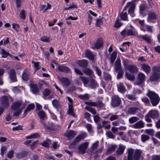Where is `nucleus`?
I'll list each match as a JSON object with an SVG mask.
<instances>
[{
  "label": "nucleus",
  "mask_w": 160,
  "mask_h": 160,
  "mask_svg": "<svg viewBox=\"0 0 160 160\" xmlns=\"http://www.w3.org/2000/svg\"><path fill=\"white\" fill-rule=\"evenodd\" d=\"M25 107V104L22 101H18L13 102L11 106L12 109L15 112L13 113L14 116H17L20 114Z\"/></svg>",
  "instance_id": "obj_1"
},
{
  "label": "nucleus",
  "mask_w": 160,
  "mask_h": 160,
  "mask_svg": "<svg viewBox=\"0 0 160 160\" xmlns=\"http://www.w3.org/2000/svg\"><path fill=\"white\" fill-rule=\"evenodd\" d=\"M142 152L139 149H137L135 151L132 148H130L127 151V160H139Z\"/></svg>",
  "instance_id": "obj_2"
},
{
  "label": "nucleus",
  "mask_w": 160,
  "mask_h": 160,
  "mask_svg": "<svg viewBox=\"0 0 160 160\" xmlns=\"http://www.w3.org/2000/svg\"><path fill=\"white\" fill-rule=\"evenodd\" d=\"M146 95L151 100V103L153 106H156L160 100V98L157 94L148 90V92L147 93Z\"/></svg>",
  "instance_id": "obj_3"
},
{
  "label": "nucleus",
  "mask_w": 160,
  "mask_h": 160,
  "mask_svg": "<svg viewBox=\"0 0 160 160\" xmlns=\"http://www.w3.org/2000/svg\"><path fill=\"white\" fill-rule=\"evenodd\" d=\"M135 5L133 2H129L126 4L124 9V11H126L127 9H128V13L132 17L134 16V11Z\"/></svg>",
  "instance_id": "obj_4"
},
{
  "label": "nucleus",
  "mask_w": 160,
  "mask_h": 160,
  "mask_svg": "<svg viewBox=\"0 0 160 160\" xmlns=\"http://www.w3.org/2000/svg\"><path fill=\"white\" fill-rule=\"evenodd\" d=\"M121 100L117 95H114L111 97V105L113 107H117L121 103Z\"/></svg>",
  "instance_id": "obj_5"
},
{
  "label": "nucleus",
  "mask_w": 160,
  "mask_h": 160,
  "mask_svg": "<svg viewBox=\"0 0 160 160\" xmlns=\"http://www.w3.org/2000/svg\"><path fill=\"white\" fill-rule=\"evenodd\" d=\"M11 99L12 101V97L9 96L7 97L6 96H2L0 99L1 105L5 108H7L9 107L10 105L8 99Z\"/></svg>",
  "instance_id": "obj_6"
},
{
  "label": "nucleus",
  "mask_w": 160,
  "mask_h": 160,
  "mask_svg": "<svg viewBox=\"0 0 160 160\" xmlns=\"http://www.w3.org/2000/svg\"><path fill=\"white\" fill-rule=\"evenodd\" d=\"M157 19L156 14L152 12H151L148 14L147 21L149 23H155L156 22Z\"/></svg>",
  "instance_id": "obj_7"
},
{
  "label": "nucleus",
  "mask_w": 160,
  "mask_h": 160,
  "mask_svg": "<svg viewBox=\"0 0 160 160\" xmlns=\"http://www.w3.org/2000/svg\"><path fill=\"white\" fill-rule=\"evenodd\" d=\"M88 144L89 143L88 142H84L80 144L78 148L79 152L81 154L84 153L88 147Z\"/></svg>",
  "instance_id": "obj_8"
},
{
  "label": "nucleus",
  "mask_w": 160,
  "mask_h": 160,
  "mask_svg": "<svg viewBox=\"0 0 160 160\" xmlns=\"http://www.w3.org/2000/svg\"><path fill=\"white\" fill-rule=\"evenodd\" d=\"M99 142L96 141L95 142L93 143L90 148V151L92 154H94L95 153L101 152L102 151V149H98L95 150V149L97 148L98 146Z\"/></svg>",
  "instance_id": "obj_9"
},
{
  "label": "nucleus",
  "mask_w": 160,
  "mask_h": 160,
  "mask_svg": "<svg viewBox=\"0 0 160 160\" xmlns=\"http://www.w3.org/2000/svg\"><path fill=\"white\" fill-rule=\"evenodd\" d=\"M85 55L90 60L94 62L95 60L94 58L95 55L91 51L88 50H86L85 52Z\"/></svg>",
  "instance_id": "obj_10"
},
{
  "label": "nucleus",
  "mask_w": 160,
  "mask_h": 160,
  "mask_svg": "<svg viewBox=\"0 0 160 160\" xmlns=\"http://www.w3.org/2000/svg\"><path fill=\"white\" fill-rule=\"evenodd\" d=\"M54 63L58 65V69L60 71L65 73L70 72L69 68L67 67L62 65H58L57 63L54 62Z\"/></svg>",
  "instance_id": "obj_11"
},
{
  "label": "nucleus",
  "mask_w": 160,
  "mask_h": 160,
  "mask_svg": "<svg viewBox=\"0 0 160 160\" xmlns=\"http://www.w3.org/2000/svg\"><path fill=\"white\" fill-rule=\"evenodd\" d=\"M103 44L102 39L101 38H99L94 43L93 46H92V49H98L102 46Z\"/></svg>",
  "instance_id": "obj_12"
},
{
  "label": "nucleus",
  "mask_w": 160,
  "mask_h": 160,
  "mask_svg": "<svg viewBox=\"0 0 160 160\" xmlns=\"http://www.w3.org/2000/svg\"><path fill=\"white\" fill-rule=\"evenodd\" d=\"M8 74L10 79L13 82H15L17 81L16 77V73L14 69H10L8 72Z\"/></svg>",
  "instance_id": "obj_13"
},
{
  "label": "nucleus",
  "mask_w": 160,
  "mask_h": 160,
  "mask_svg": "<svg viewBox=\"0 0 160 160\" xmlns=\"http://www.w3.org/2000/svg\"><path fill=\"white\" fill-rule=\"evenodd\" d=\"M145 75L142 72H140L138 74V79L137 80L136 84L139 85L142 84L145 81Z\"/></svg>",
  "instance_id": "obj_14"
},
{
  "label": "nucleus",
  "mask_w": 160,
  "mask_h": 160,
  "mask_svg": "<svg viewBox=\"0 0 160 160\" xmlns=\"http://www.w3.org/2000/svg\"><path fill=\"white\" fill-rule=\"evenodd\" d=\"M138 37L142 38L145 41L149 43H151L152 41V37L148 34H145L143 35H138Z\"/></svg>",
  "instance_id": "obj_15"
},
{
  "label": "nucleus",
  "mask_w": 160,
  "mask_h": 160,
  "mask_svg": "<svg viewBox=\"0 0 160 160\" xmlns=\"http://www.w3.org/2000/svg\"><path fill=\"white\" fill-rule=\"evenodd\" d=\"M76 135V132L73 130H68L66 132L65 136L69 139L72 138Z\"/></svg>",
  "instance_id": "obj_16"
},
{
  "label": "nucleus",
  "mask_w": 160,
  "mask_h": 160,
  "mask_svg": "<svg viewBox=\"0 0 160 160\" xmlns=\"http://www.w3.org/2000/svg\"><path fill=\"white\" fill-rule=\"evenodd\" d=\"M140 111V109L136 107H130L128 110V113L131 114L135 115L139 113Z\"/></svg>",
  "instance_id": "obj_17"
},
{
  "label": "nucleus",
  "mask_w": 160,
  "mask_h": 160,
  "mask_svg": "<svg viewBox=\"0 0 160 160\" xmlns=\"http://www.w3.org/2000/svg\"><path fill=\"white\" fill-rule=\"evenodd\" d=\"M31 91L34 94H37L39 92V90L37 85L34 83H32L30 85Z\"/></svg>",
  "instance_id": "obj_18"
},
{
  "label": "nucleus",
  "mask_w": 160,
  "mask_h": 160,
  "mask_svg": "<svg viewBox=\"0 0 160 160\" xmlns=\"http://www.w3.org/2000/svg\"><path fill=\"white\" fill-rule=\"evenodd\" d=\"M58 79L61 82L67 87L70 84L69 80L67 78L59 77Z\"/></svg>",
  "instance_id": "obj_19"
},
{
  "label": "nucleus",
  "mask_w": 160,
  "mask_h": 160,
  "mask_svg": "<svg viewBox=\"0 0 160 160\" xmlns=\"http://www.w3.org/2000/svg\"><path fill=\"white\" fill-rule=\"evenodd\" d=\"M77 63L80 67L82 68L86 67L88 65L87 61L85 59L78 60L77 61Z\"/></svg>",
  "instance_id": "obj_20"
},
{
  "label": "nucleus",
  "mask_w": 160,
  "mask_h": 160,
  "mask_svg": "<svg viewBox=\"0 0 160 160\" xmlns=\"http://www.w3.org/2000/svg\"><path fill=\"white\" fill-rule=\"evenodd\" d=\"M148 115L153 118H156L158 116L159 114L157 111L152 110L149 111Z\"/></svg>",
  "instance_id": "obj_21"
},
{
  "label": "nucleus",
  "mask_w": 160,
  "mask_h": 160,
  "mask_svg": "<svg viewBox=\"0 0 160 160\" xmlns=\"http://www.w3.org/2000/svg\"><path fill=\"white\" fill-rule=\"evenodd\" d=\"M141 68L145 72L147 73H149L151 71L150 66L147 64H142L141 65Z\"/></svg>",
  "instance_id": "obj_22"
},
{
  "label": "nucleus",
  "mask_w": 160,
  "mask_h": 160,
  "mask_svg": "<svg viewBox=\"0 0 160 160\" xmlns=\"http://www.w3.org/2000/svg\"><path fill=\"white\" fill-rule=\"evenodd\" d=\"M160 78V74L158 73L153 72L150 77V80L152 81H154L157 80Z\"/></svg>",
  "instance_id": "obj_23"
},
{
  "label": "nucleus",
  "mask_w": 160,
  "mask_h": 160,
  "mask_svg": "<svg viewBox=\"0 0 160 160\" xmlns=\"http://www.w3.org/2000/svg\"><path fill=\"white\" fill-rule=\"evenodd\" d=\"M128 69L132 73L137 72L138 71V68L133 65H129L128 67Z\"/></svg>",
  "instance_id": "obj_24"
},
{
  "label": "nucleus",
  "mask_w": 160,
  "mask_h": 160,
  "mask_svg": "<svg viewBox=\"0 0 160 160\" xmlns=\"http://www.w3.org/2000/svg\"><path fill=\"white\" fill-rule=\"evenodd\" d=\"M29 73L27 69H24L22 75V79L27 81L28 80Z\"/></svg>",
  "instance_id": "obj_25"
},
{
  "label": "nucleus",
  "mask_w": 160,
  "mask_h": 160,
  "mask_svg": "<svg viewBox=\"0 0 160 160\" xmlns=\"http://www.w3.org/2000/svg\"><path fill=\"white\" fill-rule=\"evenodd\" d=\"M115 68L117 71L122 69L121 66V61L119 58H117L115 62Z\"/></svg>",
  "instance_id": "obj_26"
},
{
  "label": "nucleus",
  "mask_w": 160,
  "mask_h": 160,
  "mask_svg": "<svg viewBox=\"0 0 160 160\" xmlns=\"http://www.w3.org/2000/svg\"><path fill=\"white\" fill-rule=\"evenodd\" d=\"M144 126V123L142 121H140L136 123L133 125V127L135 128H140Z\"/></svg>",
  "instance_id": "obj_27"
},
{
  "label": "nucleus",
  "mask_w": 160,
  "mask_h": 160,
  "mask_svg": "<svg viewBox=\"0 0 160 160\" xmlns=\"http://www.w3.org/2000/svg\"><path fill=\"white\" fill-rule=\"evenodd\" d=\"M128 36H134L136 37H138L137 31L134 30L133 31L131 29H129L127 31Z\"/></svg>",
  "instance_id": "obj_28"
},
{
  "label": "nucleus",
  "mask_w": 160,
  "mask_h": 160,
  "mask_svg": "<svg viewBox=\"0 0 160 160\" xmlns=\"http://www.w3.org/2000/svg\"><path fill=\"white\" fill-rule=\"evenodd\" d=\"M86 137V134L85 133H82L78 136L74 140L75 142H76L77 143L80 141L81 140L84 139Z\"/></svg>",
  "instance_id": "obj_29"
},
{
  "label": "nucleus",
  "mask_w": 160,
  "mask_h": 160,
  "mask_svg": "<svg viewBox=\"0 0 160 160\" xmlns=\"http://www.w3.org/2000/svg\"><path fill=\"white\" fill-rule=\"evenodd\" d=\"M117 87L118 91L122 93L125 92L126 90L125 87L122 83L120 82L117 85Z\"/></svg>",
  "instance_id": "obj_30"
},
{
  "label": "nucleus",
  "mask_w": 160,
  "mask_h": 160,
  "mask_svg": "<svg viewBox=\"0 0 160 160\" xmlns=\"http://www.w3.org/2000/svg\"><path fill=\"white\" fill-rule=\"evenodd\" d=\"M120 16L122 20L128 21V20L127 13L126 12L124 11L123 10L122 12L121 13Z\"/></svg>",
  "instance_id": "obj_31"
},
{
  "label": "nucleus",
  "mask_w": 160,
  "mask_h": 160,
  "mask_svg": "<svg viewBox=\"0 0 160 160\" xmlns=\"http://www.w3.org/2000/svg\"><path fill=\"white\" fill-rule=\"evenodd\" d=\"M125 147L123 145H120L116 151L118 155L122 154L123 152Z\"/></svg>",
  "instance_id": "obj_32"
},
{
  "label": "nucleus",
  "mask_w": 160,
  "mask_h": 160,
  "mask_svg": "<svg viewBox=\"0 0 160 160\" xmlns=\"http://www.w3.org/2000/svg\"><path fill=\"white\" fill-rule=\"evenodd\" d=\"M27 154L26 151H24L18 153L16 155V157L18 159H21L25 157Z\"/></svg>",
  "instance_id": "obj_33"
},
{
  "label": "nucleus",
  "mask_w": 160,
  "mask_h": 160,
  "mask_svg": "<svg viewBox=\"0 0 160 160\" xmlns=\"http://www.w3.org/2000/svg\"><path fill=\"white\" fill-rule=\"evenodd\" d=\"M34 105L33 104H29L27 108H26L25 110L24 111V115H26V114L27 112H28L30 110H31L34 108Z\"/></svg>",
  "instance_id": "obj_34"
},
{
  "label": "nucleus",
  "mask_w": 160,
  "mask_h": 160,
  "mask_svg": "<svg viewBox=\"0 0 160 160\" xmlns=\"http://www.w3.org/2000/svg\"><path fill=\"white\" fill-rule=\"evenodd\" d=\"M147 6L144 4H141L139 6V13L141 14H143V12L147 10Z\"/></svg>",
  "instance_id": "obj_35"
},
{
  "label": "nucleus",
  "mask_w": 160,
  "mask_h": 160,
  "mask_svg": "<svg viewBox=\"0 0 160 160\" xmlns=\"http://www.w3.org/2000/svg\"><path fill=\"white\" fill-rule=\"evenodd\" d=\"M39 134L38 133H35L32 134L30 135L26 136V138L27 139H30L32 138H36L39 137Z\"/></svg>",
  "instance_id": "obj_36"
},
{
  "label": "nucleus",
  "mask_w": 160,
  "mask_h": 160,
  "mask_svg": "<svg viewBox=\"0 0 160 160\" xmlns=\"http://www.w3.org/2000/svg\"><path fill=\"white\" fill-rule=\"evenodd\" d=\"M50 91L47 88L45 89L42 93L43 97L44 99H46V97L48 96L50 94Z\"/></svg>",
  "instance_id": "obj_37"
},
{
  "label": "nucleus",
  "mask_w": 160,
  "mask_h": 160,
  "mask_svg": "<svg viewBox=\"0 0 160 160\" xmlns=\"http://www.w3.org/2000/svg\"><path fill=\"white\" fill-rule=\"evenodd\" d=\"M73 109L72 108V104H68V114L71 116H74L73 112Z\"/></svg>",
  "instance_id": "obj_38"
},
{
  "label": "nucleus",
  "mask_w": 160,
  "mask_h": 160,
  "mask_svg": "<svg viewBox=\"0 0 160 160\" xmlns=\"http://www.w3.org/2000/svg\"><path fill=\"white\" fill-rule=\"evenodd\" d=\"M53 106L56 109H58L60 108V105L58 101L56 99L53 100L52 101Z\"/></svg>",
  "instance_id": "obj_39"
},
{
  "label": "nucleus",
  "mask_w": 160,
  "mask_h": 160,
  "mask_svg": "<svg viewBox=\"0 0 160 160\" xmlns=\"http://www.w3.org/2000/svg\"><path fill=\"white\" fill-rule=\"evenodd\" d=\"M40 40L44 42H49L51 41V39L50 37L43 36L40 38Z\"/></svg>",
  "instance_id": "obj_40"
},
{
  "label": "nucleus",
  "mask_w": 160,
  "mask_h": 160,
  "mask_svg": "<svg viewBox=\"0 0 160 160\" xmlns=\"http://www.w3.org/2000/svg\"><path fill=\"white\" fill-rule=\"evenodd\" d=\"M109 115L111 116L109 118V120L111 121L116 120L119 118V116L118 115L113 114L112 113H109Z\"/></svg>",
  "instance_id": "obj_41"
},
{
  "label": "nucleus",
  "mask_w": 160,
  "mask_h": 160,
  "mask_svg": "<svg viewBox=\"0 0 160 160\" xmlns=\"http://www.w3.org/2000/svg\"><path fill=\"white\" fill-rule=\"evenodd\" d=\"M126 77L130 81H133L135 79V77L134 76L131 74L128 73L127 72L125 73Z\"/></svg>",
  "instance_id": "obj_42"
},
{
  "label": "nucleus",
  "mask_w": 160,
  "mask_h": 160,
  "mask_svg": "<svg viewBox=\"0 0 160 160\" xmlns=\"http://www.w3.org/2000/svg\"><path fill=\"white\" fill-rule=\"evenodd\" d=\"M82 72L85 74L90 75L92 74V71L88 68H86L82 70Z\"/></svg>",
  "instance_id": "obj_43"
},
{
  "label": "nucleus",
  "mask_w": 160,
  "mask_h": 160,
  "mask_svg": "<svg viewBox=\"0 0 160 160\" xmlns=\"http://www.w3.org/2000/svg\"><path fill=\"white\" fill-rule=\"evenodd\" d=\"M117 55V53L115 51L112 52L111 55V62L112 63H113L115 61Z\"/></svg>",
  "instance_id": "obj_44"
},
{
  "label": "nucleus",
  "mask_w": 160,
  "mask_h": 160,
  "mask_svg": "<svg viewBox=\"0 0 160 160\" xmlns=\"http://www.w3.org/2000/svg\"><path fill=\"white\" fill-rule=\"evenodd\" d=\"M51 144V141L48 139L47 140V142H45L42 143H41L40 144L43 147H49Z\"/></svg>",
  "instance_id": "obj_45"
},
{
  "label": "nucleus",
  "mask_w": 160,
  "mask_h": 160,
  "mask_svg": "<svg viewBox=\"0 0 160 160\" xmlns=\"http://www.w3.org/2000/svg\"><path fill=\"white\" fill-rule=\"evenodd\" d=\"M139 119V118L136 117H132L129 119V122L130 123H133L137 122Z\"/></svg>",
  "instance_id": "obj_46"
},
{
  "label": "nucleus",
  "mask_w": 160,
  "mask_h": 160,
  "mask_svg": "<svg viewBox=\"0 0 160 160\" xmlns=\"http://www.w3.org/2000/svg\"><path fill=\"white\" fill-rule=\"evenodd\" d=\"M85 109L90 112L92 114L95 115L96 113V110L92 108H90L88 106H86L85 107Z\"/></svg>",
  "instance_id": "obj_47"
},
{
  "label": "nucleus",
  "mask_w": 160,
  "mask_h": 160,
  "mask_svg": "<svg viewBox=\"0 0 160 160\" xmlns=\"http://www.w3.org/2000/svg\"><path fill=\"white\" fill-rule=\"evenodd\" d=\"M92 68L96 71L97 74L100 76L101 75V72L98 67L95 65H93Z\"/></svg>",
  "instance_id": "obj_48"
},
{
  "label": "nucleus",
  "mask_w": 160,
  "mask_h": 160,
  "mask_svg": "<svg viewBox=\"0 0 160 160\" xmlns=\"http://www.w3.org/2000/svg\"><path fill=\"white\" fill-rule=\"evenodd\" d=\"M106 135L108 138L114 139L115 137V135H114L112 132L110 131L106 132Z\"/></svg>",
  "instance_id": "obj_49"
},
{
  "label": "nucleus",
  "mask_w": 160,
  "mask_h": 160,
  "mask_svg": "<svg viewBox=\"0 0 160 160\" xmlns=\"http://www.w3.org/2000/svg\"><path fill=\"white\" fill-rule=\"evenodd\" d=\"M14 151L13 150H10L7 154V157L9 159L12 158L14 156Z\"/></svg>",
  "instance_id": "obj_50"
},
{
  "label": "nucleus",
  "mask_w": 160,
  "mask_h": 160,
  "mask_svg": "<svg viewBox=\"0 0 160 160\" xmlns=\"http://www.w3.org/2000/svg\"><path fill=\"white\" fill-rule=\"evenodd\" d=\"M150 138L149 136L146 135H142L141 137V139L142 142H144L148 140Z\"/></svg>",
  "instance_id": "obj_51"
},
{
  "label": "nucleus",
  "mask_w": 160,
  "mask_h": 160,
  "mask_svg": "<svg viewBox=\"0 0 160 160\" xmlns=\"http://www.w3.org/2000/svg\"><path fill=\"white\" fill-rule=\"evenodd\" d=\"M1 52L2 53V58H5L8 56H9V53L3 49H2Z\"/></svg>",
  "instance_id": "obj_52"
},
{
  "label": "nucleus",
  "mask_w": 160,
  "mask_h": 160,
  "mask_svg": "<svg viewBox=\"0 0 160 160\" xmlns=\"http://www.w3.org/2000/svg\"><path fill=\"white\" fill-rule=\"evenodd\" d=\"M95 102L96 105L95 106V107H96L97 108H101L103 107L104 104L102 101H98Z\"/></svg>",
  "instance_id": "obj_53"
},
{
  "label": "nucleus",
  "mask_w": 160,
  "mask_h": 160,
  "mask_svg": "<svg viewBox=\"0 0 160 160\" xmlns=\"http://www.w3.org/2000/svg\"><path fill=\"white\" fill-rule=\"evenodd\" d=\"M7 150V148L6 147L3 146L1 147V154L2 156L6 152Z\"/></svg>",
  "instance_id": "obj_54"
},
{
  "label": "nucleus",
  "mask_w": 160,
  "mask_h": 160,
  "mask_svg": "<svg viewBox=\"0 0 160 160\" xmlns=\"http://www.w3.org/2000/svg\"><path fill=\"white\" fill-rule=\"evenodd\" d=\"M152 70L154 73H158L160 74V67L154 66L152 67Z\"/></svg>",
  "instance_id": "obj_55"
},
{
  "label": "nucleus",
  "mask_w": 160,
  "mask_h": 160,
  "mask_svg": "<svg viewBox=\"0 0 160 160\" xmlns=\"http://www.w3.org/2000/svg\"><path fill=\"white\" fill-rule=\"evenodd\" d=\"M79 78L84 84H86L88 83L89 80L87 78L82 76H80Z\"/></svg>",
  "instance_id": "obj_56"
},
{
  "label": "nucleus",
  "mask_w": 160,
  "mask_h": 160,
  "mask_svg": "<svg viewBox=\"0 0 160 160\" xmlns=\"http://www.w3.org/2000/svg\"><path fill=\"white\" fill-rule=\"evenodd\" d=\"M116 147L115 145H112L109 148L107 149L108 153H110L115 150Z\"/></svg>",
  "instance_id": "obj_57"
},
{
  "label": "nucleus",
  "mask_w": 160,
  "mask_h": 160,
  "mask_svg": "<svg viewBox=\"0 0 160 160\" xmlns=\"http://www.w3.org/2000/svg\"><path fill=\"white\" fill-rule=\"evenodd\" d=\"M102 24V21L101 19H97L95 23L97 27H99Z\"/></svg>",
  "instance_id": "obj_58"
},
{
  "label": "nucleus",
  "mask_w": 160,
  "mask_h": 160,
  "mask_svg": "<svg viewBox=\"0 0 160 160\" xmlns=\"http://www.w3.org/2000/svg\"><path fill=\"white\" fill-rule=\"evenodd\" d=\"M19 16L21 18L25 19L26 18L25 11L24 10H22L20 13Z\"/></svg>",
  "instance_id": "obj_59"
},
{
  "label": "nucleus",
  "mask_w": 160,
  "mask_h": 160,
  "mask_svg": "<svg viewBox=\"0 0 160 160\" xmlns=\"http://www.w3.org/2000/svg\"><path fill=\"white\" fill-rule=\"evenodd\" d=\"M38 115L41 119L44 118L45 116L44 112L42 110L39 112L38 113Z\"/></svg>",
  "instance_id": "obj_60"
},
{
  "label": "nucleus",
  "mask_w": 160,
  "mask_h": 160,
  "mask_svg": "<svg viewBox=\"0 0 160 160\" xmlns=\"http://www.w3.org/2000/svg\"><path fill=\"white\" fill-rule=\"evenodd\" d=\"M126 97L128 99L132 100H135L137 98L135 95L131 94L127 95Z\"/></svg>",
  "instance_id": "obj_61"
},
{
  "label": "nucleus",
  "mask_w": 160,
  "mask_h": 160,
  "mask_svg": "<svg viewBox=\"0 0 160 160\" xmlns=\"http://www.w3.org/2000/svg\"><path fill=\"white\" fill-rule=\"evenodd\" d=\"M79 97L80 98L83 99H87L89 98V95L87 93L84 95H79Z\"/></svg>",
  "instance_id": "obj_62"
},
{
  "label": "nucleus",
  "mask_w": 160,
  "mask_h": 160,
  "mask_svg": "<svg viewBox=\"0 0 160 160\" xmlns=\"http://www.w3.org/2000/svg\"><path fill=\"white\" fill-rule=\"evenodd\" d=\"M85 104L91 107H95V106L96 105L95 102H92L91 101L86 102H85Z\"/></svg>",
  "instance_id": "obj_63"
},
{
  "label": "nucleus",
  "mask_w": 160,
  "mask_h": 160,
  "mask_svg": "<svg viewBox=\"0 0 160 160\" xmlns=\"http://www.w3.org/2000/svg\"><path fill=\"white\" fill-rule=\"evenodd\" d=\"M151 160H160V155H153Z\"/></svg>",
  "instance_id": "obj_64"
}]
</instances>
